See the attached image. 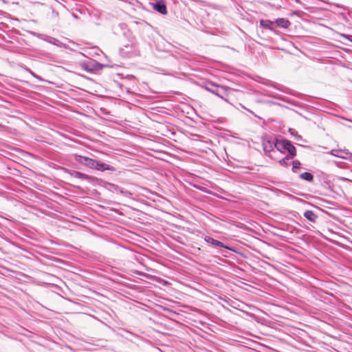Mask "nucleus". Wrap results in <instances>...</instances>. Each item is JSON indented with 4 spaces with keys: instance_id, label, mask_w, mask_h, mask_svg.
I'll return each mask as SVG.
<instances>
[{
    "instance_id": "9b49d317",
    "label": "nucleus",
    "mask_w": 352,
    "mask_h": 352,
    "mask_svg": "<svg viewBox=\"0 0 352 352\" xmlns=\"http://www.w3.org/2000/svg\"><path fill=\"white\" fill-rule=\"evenodd\" d=\"M300 178L311 182L313 180L314 177L310 173L305 172L300 175Z\"/></svg>"
},
{
    "instance_id": "39448f33",
    "label": "nucleus",
    "mask_w": 352,
    "mask_h": 352,
    "mask_svg": "<svg viewBox=\"0 0 352 352\" xmlns=\"http://www.w3.org/2000/svg\"><path fill=\"white\" fill-rule=\"evenodd\" d=\"M288 140H277L275 143V147L280 152H285L286 151L287 144Z\"/></svg>"
},
{
    "instance_id": "4468645a",
    "label": "nucleus",
    "mask_w": 352,
    "mask_h": 352,
    "mask_svg": "<svg viewBox=\"0 0 352 352\" xmlns=\"http://www.w3.org/2000/svg\"><path fill=\"white\" fill-rule=\"evenodd\" d=\"M291 160V157H285L283 159H282L280 161V163L282 164V165H285V166H287V162Z\"/></svg>"
},
{
    "instance_id": "f03ea898",
    "label": "nucleus",
    "mask_w": 352,
    "mask_h": 352,
    "mask_svg": "<svg viewBox=\"0 0 352 352\" xmlns=\"http://www.w3.org/2000/svg\"><path fill=\"white\" fill-rule=\"evenodd\" d=\"M75 160L82 165H84L89 168H94V163L95 160L82 156V155H76Z\"/></svg>"
},
{
    "instance_id": "f8f14e48",
    "label": "nucleus",
    "mask_w": 352,
    "mask_h": 352,
    "mask_svg": "<svg viewBox=\"0 0 352 352\" xmlns=\"http://www.w3.org/2000/svg\"><path fill=\"white\" fill-rule=\"evenodd\" d=\"M300 163L299 161H298V160L293 161V162H292L293 171L296 172L297 170L300 168Z\"/></svg>"
},
{
    "instance_id": "20e7f679",
    "label": "nucleus",
    "mask_w": 352,
    "mask_h": 352,
    "mask_svg": "<svg viewBox=\"0 0 352 352\" xmlns=\"http://www.w3.org/2000/svg\"><path fill=\"white\" fill-rule=\"evenodd\" d=\"M153 8L162 14H167L166 3L164 1H160L153 5Z\"/></svg>"
},
{
    "instance_id": "6e6552de",
    "label": "nucleus",
    "mask_w": 352,
    "mask_h": 352,
    "mask_svg": "<svg viewBox=\"0 0 352 352\" xmlns=\"http://www.w3.org/2000/svg\"><path fill=\"white\" fill-rule=\"evenodd\" d=\"M205 241L208 243H210L215 247H224L223 243L221 242V241H219L217 240H215L211 237H209V236H206L205 238Z\"/></svg>"
},
{
    "instance_id": "423d86ee",
    "label": "nucleus",
    "mask_w": 352,
    "mask_h": 352,
    "mask_svg": "<svg viewBox=\"0 0 352 352\" xmlns=\"http://www.w3.org/2000/svg\"><path fill=\"white\" fill-rule=\"evenodd\" d=\"M73 175L76 178L87 179L89 182H94L97 179L96 177H91L87 175L76 171L73 173Z\"/></svg>"
},
{
    "instance_id": "0eeeda50",
    "label": "nucleus",
    "mask_w": 352,
    "mask_h": 352,
    "mask_svg": "<svg viewBox=\"0 0 352 352\" xmlns=\"http://www.w3.org/2000/svg\"><path fill=\"white\" fill-rule=\"evenodd\" d=\"M275 23L278 26L284 28H287L290 25L289 21L283 18L278 19Z\"/></svg>"
},
{
    "instance_id": "f257e3e1",
    "label": "nucleus",
    "mask_w": 352,
    "mask_h": 352,
    "mask_svg": "<svg viewBox=\"0 0 352 352\" xmlns=\"http://www.w3.org/2000/svg\"><path fill=\"white\" fill-rule=\"evenodd\" d=\"M212 87H206L207 90L212 92L214 94H216L219 97L223 98V96L221 94V93H223L224 94H226L227 91H228V89L223 86H217L214 84L211 85Z\"/></svg>"
},
{
    "instance_id": "1a4fd4ad",
    "label": "nucleus",
    "mask_w": 352,
    "mask_h": 352,
    "mask_svg": "<svg viewBox=\"0 0 352 352\" xmlns=\"http://www.w3.org/2000/svg\"><path fill=\"white\" fill-rule=\"evenodd\" d=\"M304 216L311 222H315L317 219L316 214H315L311 210H307L305 212Z\"/></svg>"
},
{
    "instance_id": "7ed1b4c3",
    "label": "nucleus",
    "mask_w": 352,
    "mask_h": 352,
    "mask_svg": "<svg viewBox=\"0 0 352 352\" xmlns=\"http://www.w3.org/2000/svg\"><path fill=\"white\" fill-rule=\"evenodd\" d=\"M94 168L100 170V171H104V170H114V168L110 165H108L107 164L102 163L101 162L97 161L95 160L94 163Z\"/></svg>"
},
{
    "instance_id": "9d476101",
    "label": "nucleus",
    "mask_w": 352,
    "mask_h": 352,
    "mask_svg": "<svg viewBox=\"0 0 352 352\" xmlns=\"http://www.w3.org/2000/svg\"><path fill=\"white\" fill-rule=\"evenodd\" d=\"M286 151L289 152L292 157H294L296 155V148L289 141L287 142Z\"/></svg>"
},
{
    "instance_id": "ddd939ff",
    "label": "nucleus",
    "mask_w": 352,
    "mask_h": 352,
    "mask_svg": "<svg viewBox=\"0 0 352 352\" xmlns=\"http://www.w3.org/2000/svg\"><path fill=\"white\" fill-rule=\"evenodd\" d=\"M272 23H273V22H272L270 21H263V20H261L260 21L261 25H262L264 28H270V25L272 24Z\"/></svg>"
}]
</instances>
